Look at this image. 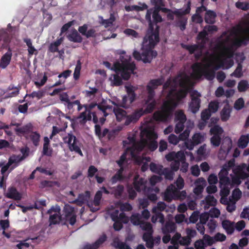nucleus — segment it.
Returning a JSON list of instances; mask_svg holds the SVG:
<instances>
[{
	"label": "nucleus",
	"mask_w": 249,
	"mask_h": 249,
	"mask_svg": "<svg viewBox=\"0 0 249 249\" xmlns=\"http://www.w3.org/2000/svg\"><path fill=\"white\" fill-rule=\"evenodd\" d=\"M109 189L110 190V194L114 195L116 198H120L124 191V186L123 185L119 184L117 186L109 187Z\"/></svg>",
	"instance_id": "29"
},
{
	"label": "nucleus",
	"mask_w": 249,
	"mask_h": 249,
	"mask_svg": "<svg viewBox=\"0 0 249 249\" xmlns=\"http://www.w3.org/2000/svg\"><path fill=\"white\" fill-rule=\"evenodd\" d=\"M249 142V134L242 135L239 138L237 145L241 149H244L247 147Z\"/></svg>",
	"instance_id": "37"
},
{
	"label": "nucleus",
	"mask_w": 249,
	"mask_h": 249,
	"mask_svg": "<svg viewBox=\"0 0 249 249\" xmlns=\"http://www.w3.org/2000/svg\"><path fill=\"white\" fill-rule=\"evenodd\" d=\"M9 163L11 166L10 167V171L14 170L15 168L18 167L19 165V162L18 160H16L14 157H10L8 159Z\"/></svg>",
	"instance_id": "64"
},
{
	"label": "nucleus",
	"mask_w": 249,
	"mask_h": 249,
	"mask_svg": "<svg viewBox=\"0 0 249 249\" xmlns=\"http://www.w3.org/2000/svg\"><path fill=\"white\" fill-rule=\"evenodd\" d=\"M221 136L213 135L211 138V143L213 146L218 147L220 145L221 141Z\"/></svg>",
	"instance_id": "57"
},
{
	"label": "nucleus",
	"mask_w": 249,
	"mask_h": 249,
	"mask_svg": "<svg viewBox=\"0 0 249 249\" xmlns=\"http://www.w3.org/2000/svg\"><path fill=\"white\" fill-rule=\"evenodd\" d=\"M206 180L203 178H198L195 182L196 187L194 189V193L196 195H200L206 185Z\"/></svg>",
	"instance_id": "24"
},
{
	"label": "nucleus",
	"mask_w": 249,
	"mask_h": 249,
	"mask_svg": "<svg viewBox=\"0 0 249 249\" xmlns=\"http://www.w3.org/2000/svg\"><path fill=\"white\" fill-rule=\"evenodd\" d=\"M190 96L191 101L189 104V108L192 113L196 114L200 107L201 94L197 90H195L191 93Z\"/></svg>",
	"instance_id": "11"
},
{
	"label": "nucleus",
	"mask_w": 249,
	"mask_h": 249,
	"mask_svg": "<svg viewBox=\"0 0 249 249\" xmlns=\"http://www.w3.org/2000/svg\"><path fill=\"white\" fill-rule=\"evenodd\" d=\"M101 19V24L105 26V28H107L113 24V23L115 20V18L113 14H111L110 17L108 19H104L103 17H100Z\"/></svg>",
	"instance_id": "40"
},
{
	"label": "nucleus",
	"mask_w": 249,
	"mask_h": 249,
	"mask_svg": "<svg viewBox=\"0 0 249 249\" xmlns=\"http://www.w3.org/2000/svg\"><path fill=\"white\" fill-rule=\"evenodd\" d=\"M219 178L220 187L222 186L231 185V181L228 177H219Z\"/></svg>",
	"instance_id": "58"
},
{
	"label": "nucleus",
	"mask_w": 249,
	"mask_h": 249,
	"mask_svg": "<svg viewBox=\"0 0 249 249\" xmlns=\"http://www.w3.org/2000/svg\"><path fill=\"white\" fill-rule=\"evenodd\" d=\"M143 133L149 141H155L158 138L157 134L154 131L145 130Z\"/></svg>",
	"instance_id": "49"
},
{
	"label": "nucleus",
	"mask_w": 249,
	"mask_h": 249,
	"mask_svg": "<svg viewBox=\"0 0 249 249\" xmlns=\"http://www.w3.org/2000/svg\"><path fill=\"white\" fill-rule=\"evenodd\" d=\"M153 18L154 24H157L158 22H160L162 21V18L161 16L159 14V12L156 8L154 9V12L153 15Z\"/></svg>",
	"instance_id": "62"
},
{
	"label": "nucleus",
	"mask_w": 249,
	"mask_h": 249,
	"mask_svg": "<svg viewBox=\"0 0 249 249\" xmlns=\"http://www.w3.org/2000/svg\"><path fill=\"white\" fill-rule=\"evenodd\" d=\"M154 9L147 10L145 19L148 22L149 27L142 42L143 48H145L141 53L135 50L133 53L134 58L137 60H142L144 63H150L153 58L157 56V52L152 49L160 41L159 26L151 20V15H153Z\"/></svg>",
	"instance_id": "2"
},
{
	"label": "nucleus",
	"mask_w": 249,
	"mask_h": 249,
	"mask_svg": "<svg viewBox=\"0 0 249 249\" xmlns=\"http://www.w3.org/2000/svg\"><path fill=\"white\" fill-rule=\"evenodd\" d=\"M249 86V83L247 80H241L238 84V90L239 92H245L248 89Z\"/></svg>",
	"instance_id": "50"
},
{
	"label": "nucleus",
	"mask_w": 249,
	"mask_h": 249,
	"mask_svg": "<svg viewBox=\"0 0 249 249\" xmlns=\"http://www.w3.org/2000/svg\"><path fill=\"white\" fill-rule=\"evenodd\" d=\"M59 182L56 181L43 180L41 181L39 187L45 188L46 187H52L54 185L58 186Z\"/></svg>",
	"instance_id": "47"
},
{
	"label": "nucleus",
	"mask_w": 249,
	"mask_h": 249,
	"mask_svg": "<svg viewBox=\"0 0 249 249\" xmlns=\"http://www.w3.org/2000/svg\"><path fill=\"white\" fill-rule=\"evenodd\" d=\"M203 140L202 135L198 133L195 134L192 137V141L191 142L190 145L187 144V147L190 150L193 148L194 145L200 143Z\"/></svg>",
	"instance_id": "35"
},
{
	"label": "nucleus",
	"mask_w": 249,
	"mask_h": 249,
	"mask_svg": "<svg viewBox=\"0 0 249 249\" xmlns=\"http://www.w3.org/2000/svg\"><path fill=\"white\" fill-rule=\"evenodd\" d=\"M176 225L172 221H168L162 228L163 233H170L174 232L176 230Z\"/></svg>",
	"instance_id": "33"
},
{
	"label": "nucleus",
	"mask_w": 249,
	"mask_h": 249,
	"mask_svg": "<svg viewBox=\"0 0 249 249\" xmlns=\"http://www.w3.org/2000/svg\"><path fill=\"white\" fill-rule=\"evenodd\" d=\"M39 203L40 205L46 206V200H40L39 201H37L36 202L33 206H28L25 207L21 204H17L16 206L18 207L22 208V211L23 213H25L28 210H31L33 209H35L36 210H40L41 207L40 206H38L37 204Z\"/></svg>",
	"instance_id": "26"
},
{
	"label": "nucleus",
	"mask_w": 249,
	"mask_h": 249,
	"mask_svg": "<svg viewBox=\"0 0 249 249\" xmlns=\"http://www.w3.org/2000/svg\"><path fill=\"white\" fill-rule=\"evenodd\" d=\"M233 29L235 31V33L243 31L249 35L246 37L236 38L233 42V45L237 47H240L243 44L246 45V41L249 40V26L245 30H243L241 27H239L237 29L234 28Z\"/></svg>",
	"instance_id": "15"
},
{
	"label": "nucleus",
	"mask_w": 249,
	"mask_h": 249,
	"mask_svg": "<svg viewBox=\"0 0 249 249\" xmlns=\"http://www.w3.org/2000/svg\"><path fill=\"white\" fill-rule=\"evenodd\" d=\"M149 168L151 172L160 175L163 167L161 165H158L154 162H151L149 164Z\"/></svg>",
	"instance_id": "43"
},
{
	"label": "nucleus",
	"mask_w": 249,
	"mask_h": 249,
	"mask_svg": "<svg viewBox=\"0 0 249 249\" xmlns=\"http://www.w3.org/2000/svg\"><path fill=\"white\" fill-rule=\"evenodd\" d=\"M107 235L105 234L101 236L94 243L87 244L81 249H98L100 246L107 240Z\"/></svg>",
	"instance_id": "20"
},
{
	"label": "nucleus",
	"mask_w": 249,
	"mask_h": 249,
	"mask_svg": "<svg viewBox=\"0 0 249 249\" xmlns=\"http://www.w3.org/2000/svg\"><path fill=\"white\" fill-rule=\"evenodd\" d=\"M235 6L239 9L247 11L249 9V3L237 1L235 3Z\"/></svg>",
	"instance_id": "60"
},
{
	"label": "nucleus",
	"mask_w": 249,
	"mask_h": 249,
	"mask_svg": "<svg viewBox=\"0 0 249 249\" xmlns=\"http://www.w3.org/2000/svg\"><path fill=\"white\" fill-rule=\"evenodd\" d=\"M5 196L8 198L15 200H20L22 198V194L18 192L16 187L11 186L8 188L7 192Z\"/></svg>",
	"instance_id": "19"
},
{
	"label": "nucleus",
	"mask_w": 249,
	"mask_h": 249,
	"mask_svg": "<svg viewBox=\"0 0 249 249\" xmlns=\"http://www.w3.org/2000/svg\"><path fill=\"white\" fill-rule=\"evenodd\" d=\"M90 196V192L86 191L84 193L79 194L78 197L71 203L76 204L79 206H82L86 201H88Z\"/></svg>",
	"instance_id": "22"
},
{
	"label": "nucleus",
	"mask_w": 249,
	"mask_h": 249,
	"mask_svg": "<svg viewBox=\"0 0 249 249\" xmlns=\"http://www.w3.org/2000/svg\"><path fill=\"white\" fill-rule=\"evenodd\" d=\"M182 47L188 51L190 54H192L195 53V51L197 50L201 51L204 48L201 47V45L198 43L197 44H194V45H182Z\"/></svg>",
	"instance_id": "38"
},
{
	"label": "nucleus",
	"mask_w": 249,
	"mask_h": 249,
	"mask_svg": "<svg viewBox=\"0 0 249 249\" xmlns=\"http://www.w3.org/2000/svg\"><path fill=\"white\" fill-rule=\"evenodd\" d=\"M43 146L42 154L45 156L51 157L53 154V148L50 147V140L48 137H44Z\"/></svg>",
	"instance_id": "30"
},
{
	"label": "nucleus",
	"mask_w": 249,
	"mask_h": 249,
	"mask_svg": "<svg viewBox=\"0 0 249 249\" xmlns=\"http://www.w3.org/2000/svg\"><path fill=\"white\" fill-rule=\"evenodd\" d=\"M222 226L228 234H232L235 230L234 223L229 220H224L222 222Z\"/></svg>",
	"instance_id": "31"
},
{
	"label": "nucleus",
	"mask_w": 249,
	"mask_h": 249,
	"mask_svg": "<svg viewBox=\"0 0 249 249\" xmlns=\"http://www.w3.org/2000/svg\"><path fill=\"white\" fill-rule=\"evenodd\" d=\"M136 69V65L134 62H130L129 60H125L122 61L121 64H115L113 69L116 72H121V77L118 74L112 75V77L109 78L112 86H120L122 85V78L124 80H127L129 79L132 73H134V71Z\"/></svg>",
	"instance_id": "3"
},
{
	"label": "nucleus",
	"mask_w": 249,
	"mask_h": 249,
	"mask_svg": "<svg viewBox=\"0 0 249 249\" xmlns=\"http://www.w3.org/2000/svg\"><path fill=\"white\" fill-rule=\"evenodd\" d=\"M213 63L210 62L205 65L199 62L194 64L192 66L193 72L197 79H200L204 75L208 80H212L215 77V72L214 70L209 69L212 66Z\"/></svg>",
	"instance_id": "4"
},
{
	"label": "nucleus",
	"mask_w": 249,
	"mask_h": 249,
	"mask_svg": "<svg viewBox=\"0 0 249 249\" xmlns=\"http://www.w3.org/2000/svg\"><path fill=\"white\" fill-rule=\"evenodd\" d=\"M145 181L142 178H140L139 176L135 177L133 181V185L135 189L137 192H141L145 187Z\"/></svg>",
	"instance_id": "32"
},
{
	"label": "nucleus",
	"mask_w": 249,
	"mask_h": 249,
	"mask_svg": "<svg viewBox=\"0 0 249 249\" xmlns=\"http://www.w3.org/2000/svg\"><path fill=\"white\" fill-rule=\"evenodd\" d=\"M186 192L185 191H180L176 187L175 200H183L186 198Z\"/></svg>",
	"instance_id": "59"
},
{
	"label": "nucleus",
	"mask_w": 249,
	"mask_h": 249,
	"mask_svg": "<svg viewBox=\"0 0 249 249\" xmlns=\"http://www.w3.org/2000/svg\"><path fill=\"white\" fill-rule=\"evenodd\" d=\"M153 213H154V215H153L151 218V221L153 223H155L157 221H159L162 224L164 223V216L161 213L156 212Z\"/></svg>",
	"instance_id": "41"
},
{
	"label": "nucleus",
	"mask_w": 249,
	"mask_h": 249,
	"mask_svg": "<svg viewBox=\"0 0 249 249\" xmlns=\"http://www.w3.org/2000/svg\"><path fill=\"white\" fill-rule=\"evenodd\" d=\"M231 111V109L229 105H227L224 107L220 113L221 119L222 121L226 122L229 120Z\"/></svg>",
	"instance_id": "36"
},
{
	"label": "nucleus",
	"mask_w": 249,
	"mask_h": 249,
	"mask_svg": "<svg viewBox=\"0 0 249 249\" xmlns=\"http://www.w3.org/2000/svg\"><path fill=\"white\" fill-rule=\"evenodd\" d=\"M88 25L84 24L82 26H80L78 27L79 33L86 36L87 38L90 37L96 38L98 36L94 29L91 28L88 30Z\"/></svg>",
	"instance_id": "16"
},
{
	"label": "nucleus",
	"mask_w": 249,
	"mask_h": 249,
	"mask_svg": "<svg viewBox=\"0 0 249 249\" xmlns=\"http://www.w3.org/2000/svg\"><path fill=\"white\" fill-rule=\"evenodd\" d=\"M114 247L118 249H132L128 245L119 240L114 241Z\"/></svg>",
	"instance_id": "54"
},
{
	"label": "nucleus",
	"mask_w": 249,
	"mask_h": 249,
	"mask_svg": "<svg viewBox=\"0 0 249 249\" xmlns=\"http://www.w3.org/2000/svg\"><path fill=\"white\" fill-rule=\"evenodd\" d=\"M130 221L135 226L140 225L142 221L141 219V216L139 213L132 214L130 217Z\"/></svg>",
	"instance_id": "53"
},
{
	"label": "nucleus",
	"mask_w": 249,
	"mask_h": 249,
	"mask_svg": "<svg viewBox=\"0 0 249 249\" xmlns=\"http://www.w3.org/2000/svg\"><path fill=\"white\" fill-rule=\"evenodd\" d=\"M63 140L65 143L68 144L69 148L71 151H74L81 156H83L81 150L82 144L74 135L71 133H68L63 138Z\"/></svg>",
	"instance_id": "7"
},
{
	"label": "nucleus",
	"mask_w": 249,
	"mask_h": 249,
	"mask_svg": "<svg viewBox=\"0 0 249 249\" xmlns=\"http://www.w3.org/2000/svg\"><path fill=\"white\" fill-rule=\"evenodd\" d=\"M30 138L35 146H37L39 145L40 135L37 132H32L30 135Z\"/></svg>",
	"instance_id": "45"
},
{
	"label": "nucleus",
	"mask_w": 249,
	"mask_h": 249,
	"mask_svg": "<svg viewBox=\"0 0 249 249\" xmlns=\"http://www.w3.org/2000/svg\"><path fill=\"white\" fill-rule=\"evenodd\" d=\"M166 207V205L164 202H159L156 207L152 209V213L160 212L163 211Z\"/></svg>",
	"instance_id": "56"
},
{
	"label": "nucleus",
	"mask_w": 249,
	"mask_h": 249,
	"mask_svg": "<svg viewBox=\"0 0 249 249\" xmlns=\"http://www.w3.org/2000/svg\"><path fill=\"white\" fill-rule=\"evenodd\" d=\"M216 14L213 11L208 10L205 13L204 19L206 23L213 24L215 22Z\"/></svg>",
	"instance_id": "34"
},
{
	"label": "nucleus",
	"mask_w": 249,
	"mask_h": 249,
	"mask_svg": "<svg viewBox=\"0 0 249 249\" xmlns=\"http://www.w3.org/2000/svg\"><path fill=\"white\" fill-rule=\"evenodd\" d=\"M187 120L186 116L183 110H177L175 114V121L185 123Z\"/></svg>",
	"instance_id": "39"
},
{
	"label": "nucleus",
	"mask_w": 249,
	"mask_h": 249,
	"mask_svg": "<svg viewBox=\"0 0 249 249\" xmlns=\"http://www.w3.org/2000/svg\"><path fill=\"white\" fill-rule=\"evenodd\" d=\"M12 53L11 50L6 52L1 58L0 62V68L5 69L10 64Z\"/></svg>",
	"instance_id": "28"
},
{
	"label": "nucleus",
	"mask_w": 249,
	"mask_h": 249,
	"mask_svg": "<svg viewBox=\"0 0 249 249\" xmlns=\"http://www.w3.org/2000/svg\"><path fill=\"white\" fill-rule=\"evenodd\" d=\"M142 115V108L136 109L131 114L126 115L124 124L127 126L131 124H134L139 121Z\"/></svg>",
	"instance_id": "13"
},
{
	"label": "nucleus",
	"mask_w": 249,
	"mask_h": 249,
	"mask_svg": "<svg viewBox=\"0 0 249 249\" xmlns=\"http://www.w3.org/2000/svg\"><path fill=\"white\" fill-rule=\"evenodd\" d=\"M78 32V30L77 31L75 29H73L67 36V38L71 42L80 43L83 41V37Z\"/></svg>",
	"instance_id": "21"
},
{
	"label": "nucleus",
	"mask_w": 249,
	"mask_h": 249,
	"mask_svg": "<svg viewBox=\"0 0 249 249\" xmlns=\"http://www.w3.org/2000/svg\"><path fill=\"white\" fill-rule=\"evenodd\" d=\"M124 145L132 144L130 147L126 148V151H129L131 157L136 158L137 156L143 150L145 147V141H142V139L137 142L136 136L134 134L129 135L127 140L123 141Z\"/></svg>",
	"instance_id": "5"
},
{
	"label": "nucleus",
	"mask_w": 249,
	"mask_h": 249,
	"mask_svg": "<svg viewBox=\"0 0 249 249\" xmlns=\"http://www.w3.org/2000/svg\"><path fill=\"white\" fill-rule=\"evenodd\" d=\"M142 141H145V147L147 146L148 149L151 151H154L158 148V144L156 140L148 141L145 139H142Z\"/></svg>",
	"instance_id": "46"
},
{
	"label": "nucleus",
	"mask_w": 249,
	"mask_h": 249,
	"mask_svg": "<svg viewBox=\"0 0 249 249\" xmlns=\"http://www.w3.org/2000/svg\"><path fill=\"white\" fill-rule=\"evenodd\" d=\"M246 167L247 164L246 163H242L233 169L232 172L241 179L244 180L249 177V173L245 171Z\"/></svg>",
	"instance_id": "17"
},
{
	"label": "nucleus",
	"mask_w": 249,
	"mask_h": 249,
	"mask_svg": "<svg viewBox=\"0 0 249 249\" xmlns=\"http://www.w3.org/2000/svg\"><path fill=\"white\" fill-rule=\"evenodd\" d=\"M223 133V130L221 127L218 125H215L210 129V133L213 135L221 136Z\"/></svg>",
	"instance_id": "48"
},
{
	"label": "nucleus",
	"mask_w": 249,
	"mask_h": 249,
	"mask_svg": "<svg viewBox=\"0 0 249 249\" xmlns=\"http://www.w3.org/2000/svg\"><path fill=\"white\" fill-rule=\"evenodd\" d=\"M61 209L59 206L52 207L47 211V213L50 214L49 222L50 225L59 224L61 220L60 213Z\"/></svg>",
	"instance_id": "12"
},
{
	"label": "nucleus",
	"mask_w": 249,
	"mask_h": 249,
	"mask_svg": "<svg viewBox=\"0 0 249 249\" xmlns=\"http://www.w3.org/2000/svg\"><path fill=\"white\" fill-rule=\"evenodd\" d=\"M32 130V126L30 125H26L22 127L17 128L15 131L17 133L25 134L29 133Z\"/></svg>",
	"instance_id": "51"
},
{
	"label": "nucleus",
	"mask_w": 249,
	"mask_h": 249,
	"mask_svg": "<svg viewBox=\"0 0 249 249\" xmlns=\"http://www.w3.org/2000/svg\"><path fill=\"white\" fill-rule=\"evenodd\" d=\"M97 106V104L94 103L83 105L85 110L84 111L81 112L77 117V119L79 120V122L80 124H84L87 121L91 120V114L95 112L93 109Z\"/></svg>",
	"instance_id": "9"
},
{
	"label": "nucleus",
	"mask_w": 249,
	"mask_h": 249,
	"mask_svg": "<svg viewBox=\"0 0 249 249\" xmlns=\"http://www.w3.org/2000/svg\"><path fill=\"white\" fill-rule=\"evenodd\" d=\"M219 107V103L217 101H211L209 104V108L211 113L216 112Z\"/></svg>",
	"instance_id": "61"
},
{
	"label": "nucleus",
	"mask_w": 249,
	"mask_h": 249,
	"mask_svg": "<svg viewBox=\"0 0 249 249\" xmlns=\"http://www.w3.org/2000/svg\"><path fill=\"white\" fill-rule=\"evenodd\" d=\"M231 76H234L236 78H240L243 76L242 66L238 64L235 71L231 74Z\"/></svg>",
	"instance_id": "55"
},
{
	"label": "nucleus",
	"mask_w": 249,
	"mask_h": 249,
	"mask_svg": "<svg viewBox=\"0 0 249 249\" xmlns=\"http://www.w3.org/2000/svg\"><path fill=\"white\" fill-rule=\"evenodd\" d=\"M191 2L188 1L186 4V8L182 9L181 12H176V19L174 21V25L178 27L182 31L186 29L187 24V18L185 15L190 14L191 11Z\"/></svg>",
	"instance_id": "6"
},
{
	"label": "nucleus",
	"mask_w": 249,
	"mask_h": 249,
	"mask_svg": "<svg viewBox=\"0 0 249 249\" xmlns=\"http://www.w3.org/2000/svg\"><path fill=\"white\" fill-rule=\"evenodd\" d=\"M174 173L172 170L168 168H163L160 175H164L166 179L172 180L173 179Z\"/></svg>",
	"instance_id": "44"
},
{
	"label": "nucleus",
	"mask_w": 249,
	"mask_h": 249,
	"mask_svg": "<svg viewBox=\"0 0 249 249\" xmlns=\"http://www.w3.org/2000/svg\"><path fill=\"white\" fill-rule=\"evenodd\" d=\"M81 64L80 60H77L73 73V78L75 80H77L79 78L81 69Z\"/></svg>",
	"instance_id": "52"
},
{
	"label": "nucleus",
	"mask_w": 249,
	"mask_h": 249,
	"mask_svg": "<svg viewBox=\"0 0 249 249\" xmlns=\"http://www.w3.org/2000/svg\"><path fill=\"white\" fill-rule=\"evenodd\" d=\"M189 78L186 74L180 73L174 79L173 82L178 83L180 89L177 90L175 87L170 89L167 95V100L163 103L161 111L153 114L154 119L158 122H166L170 118L175 109L186 97L189 92Z\"/></svg>",
	"instance_id": "1"
},
{
	"label": "nucleus",
	"mask_w": 249,
	"mask_h": 249,
	"mask_svg": "<svg viewBox=\"0 0 249 249\" xmlns=\"http://www.w3.org/2000/svg\"><path fill=\"white\" fill-rule=\"evenodd\" d=\"M140 226L142 230L146 231V232L153 231L152 226L149 222L142 221L140 224Z\"/></svg>",
	"instance_id": "63"
},
{
	"label": "nucleus",
	"mask_w": 249,
	"mask_h": 249,
	"mask_svg": "<svg viewBox=\"0 0 249 249\" xmlns=\"http://www.w3.org/2000/svg\"><path fill=\"white\" fill-rule=\"evenodd\" d=\"M126 94L123 96L121 102L117 103L123 108H129L136 99V94L132 87H126Z\"/></svg>",
	"instance_id": "8"
},
{
	"label": "nucleus",
	"mask_w": 249,
	"mask_h": 249,
	"mask_svg": "<svg viewBox=\"0 0 249 249\" xmlns=\"http://www.w3.org/2000/svg\"><path fill=\"white\" fill-rule=\"evenodd\" d=\"M176 196V186L173 184H171L168 186L164 196V199L168 202L171 201L173 199H175Z\"/></svg>",
	"instance_id": "23"
},
{
	"label": "nucleus",
	"mask_w": 249,
	"mask_h": 249,
	"mask_svg": "<svg viewBox=\"0 0 249 249\" xmlns=\"http://www.w3.org/2000/svg\"><path fill=\"white\" fill-rule=\"evenodd\" d=\"M206 204L205 205V209L209 208L210 206H214L217 203L216 199L213 196L208 195L205 199Z\"/></svg>",
	"instance_id": "42"
},
{
	"label": "nucleus",
	"mask_w": 249,
	"mask_h": 249,
	"mask_svg": "<svg viewBox=\"0 0 249 249\" xmlns=\"http://www.w3.org/2000/svg\"><path fill=\"white\" fill-rule=\"evenodd\" d=\"M164 81L163 78L150 80L146 86V90L148 94V100H151L155 96V90L160 86L162 85Z\"/></svg>",
	"instance_id": "10"
},
{
	"label": "nucleus",
	"mask_w": 249,
	"mask_h": 249,
	"mask_svg": "<svg viewBox=\"0 0 249 249\" xmlns=\"http://www.w3.org/2000/svg\"><path fill=\"white\" fill-rule=\"evenodd\" d=\"M208 33L204 29L198 34L196 36V40L197 43L201 45V47L204 48L206 43L208 41Z\"/></svg>",
	"instance_id": "25"
},
{
	"label": "nucleus",
	"mask_w": 249,
	"mask_h": 249,
	"mask_svg": "<svg viewBox=\"0 0 249 249\" xmlns=\"http://www.w3.org/2000/svg\"><path fill=\"white\" fill-rule=\"evenodd\" d=\"M148 96H147L146 99L145 100V104L146 105V108L143 109L142 108V111L143 112V115L145 114L151 113L153 112L156 107L157 102L154 98L150 101H147Z\"/></svg>",
	"instance_id": "27"
},
{
	"label": "nucleus",
	"mask_w": 249,
	"mask_h": 249,
	"mask_svg": "<svg viewBox=\"0 0 249 249\" xmlns=\"http://www.w3.org/2000/svg\"><path fill=\"white\" fill-rule=\"evenodd\" d=\"M112 104L115 106L113 110L116 116V120L118 122H120L125 118L127 112L125 110L121 108L122 107H120V106L115 102H112Z\"/></svg>",
	"instance_id": "18"
},
{
	"label": "nucleus",
	"mask_w": 249,
	"mask_h": 249,
	"mask_svg": "<svg viewBox=\"0 0 249 249\" xmlns=\"http://www.w3.org/2000/svg\"><path fill=\"white\" fill-rule=\"evenodd\" d=\"M66 221L72 226L74 225L76 221V215L74 208L71 206L65 207L64 209Z\"/></svg>",
	"instance_id": "14"
}]
</instances>
